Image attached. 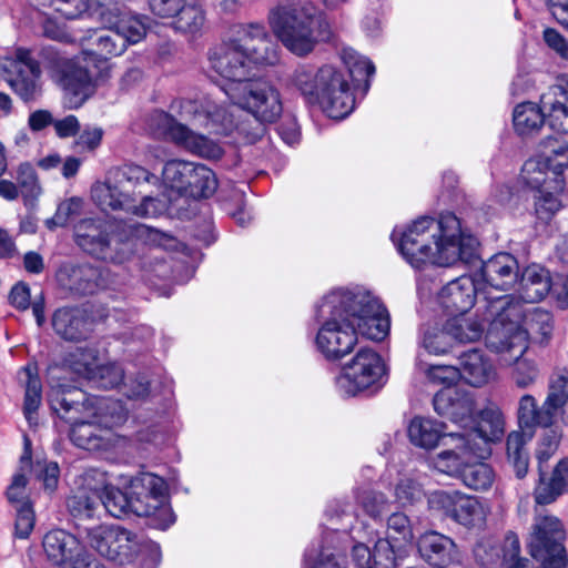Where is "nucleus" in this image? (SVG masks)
<instances>
[{"mask_svg": "<svg viewBox=\"0 0 568 568\" xmlns=\"http://www.w3.org/2000/svg\"><path fill=\"white\" fill-rule=\"evenodd\" d=\"M504 355V361L510 363L514 361L511 378L519 388H527L535 384L539 376L537 364L523 355L517 356L515 351L498 352Z\"/></svg>", "mask_w": 568, "mask_h": 568, "instance_id": "42", "label": "nucleus"}, {"mask_svg": "<svg viewBox=\"0 0 568 568\" xmlns=\"http://www.w3.org/2000/svg\"><path fill=\"white\" fill-rule=\"evenodd\" d=\"M444 424L426 417H414L408 425L409 442L422 449L430 450L438 446L440 439L447 434L444 433Z\"/></svg>", "mask_w": 568, "mask_h": 568, "instance_id": "35", "label": "nucleus"}, {"mask_svg": "<svg viewBox=\"0 0 568 568\" xmlns=\"http://www.w3.org/2000/svg\"><path fill=\"white\" fill-rule=\"evenodd\" d=\"M99 362L100 358L95 348L77 347L65 356L63 364L75 375L89 381L94 376V369Z\"/></svg>", "mask_w": 568, "mask_h": 568, "instance_id": "41", "label": "nucleus"}, {"mask_svg": "<svg viewBox=\"0 0 568 568\" xmlns=\"http://www.w3.org/2000/svg\"><path fill=\"white\" fill-rule=\"evenodd\" d=\"M423 496L422 486L409 477L400 478L395 486V498L400 506L413 505Z\"/></svg>", "mask_w": 568, "mask_h": 568, "instance_id": "58", "label": "nucleus"}, {"mask_svg": "<svg viewBox=\"0 0 568 568\" xmlns=\"http://www.w3.org/2000/svg\"><path fill=\"white\" fill-rule=\"evenodd\" d=\"M459 377L467 384L480 387L495 376V369L490 361L481 351L471 349L459 357Z\"/></svg>", "mask_w": 568, "mask_h": 568, "instance_id": "31", "label": "nucleus"}, {"mask_svg": "<svg viewBox=\"0 0 568 568\" xmlns=\"http://www.w3.org/2000/svg\"><path fill=\"white\" fill-rule=\"evenodd\" d=\"M487 312L491 323L487 328L486 345L494 352L515 351L517 356L524 355L529 334L547 341L554 329L552 315L548 311L539 307L526 311L511 295L491 297Z\"/></svg>", "mask_w": 568, "mask_h": 568, "instance_id": "6", "label": "nucleus"}, {"mask_svg": "<svg viewBox=\"0 0 568 568\" xmlns=\"http://www.w3.org/2000/svg\"><path fill=\"white\" fill-rule=\"evenodd\" d=\"M82 200L71 197L59 204L55 214L48 219L45 224L50 230L65 226L73 217L78 216L82 210Z\"/></svg>", "mask_w": 568, "mask_h": 568, "instance_id": "56", "label": "nucleus"}, {"mask_svg": "<svg viewBox=\"0 0 568 568\" xmlns=\"http://www.w3.org/2000/svg\"><path fill=\"white\" fill-rule=\"evenodd\" d=\"M14 178L19 189L21 190V195L26 200L37 197L40 194L41 187L36 170L31 163H20L16 169Z\"/></svg>", "mask_w": 568, "mask_h": 568, "instance_id": "52", "label": "nucleus"}, {"mask_svg": "<svg viewBox=\"0 0 568 568\" xmlns=\"http://www.w3.org/2000/svg\"><path fill=\"white\" fill-rule=\"evenodd\" d=\"M192 171H194V163L183 160L168 161L162 171V178L165 185L178 192L187 191L189 180Z\"/></svg>", "mask_w": 568, "mask_h": 568, "instance_id": "45", "label": "nucleus"}, {"mask_svg": "<svg viewBox=\"0 0 568 568\" xmlns=\"http://www.w3.org/2000/svg\"><path fill=\"white\" fill-rule=\"evenodd\" d=\"M548 164L546 161L530 159L525 162L520 179L521 181L532 190H536L537 193L547 189L548 179H547V169Z\"/></svg>", "mask_w": 568, "mask_h": 568, "instance_id": "51", "label": "nucleus"}, {"mask_svg": "<svg viewBox=\"0 0 568 568\" xmlns=\"http://www.w3.org/2000/svg\"><path fill=\"white\" fill-rule=\"evenodd\" d=\"M541 469V466H539ZM568 488V459H561L551 476L546 479L540 470V479L535 488L534 497L538 505H548L554 503Z\"/></svg>", "mask_w": 568, "mask_h": 568, "instance_id": "34", "label": "nucleus"}, {"mask_svg": "<svg viewBox=\"0 0 568 568\" xmlns=\"http://www.w3.org/2000/svg\"><path fill=\"white\" fill-rule=\"evenodd\" d=\"M85 540L99 555L120 565L131 562L144 547L140 535L120 525L87 528Z\"/></svg>", "mask_w": 568, "mask_h": 568, "instance_id": "16", "label": "nucleus"}, {"mask_svg": "<svg viewBox=\"0 0 568 568\" xmlns=\"http://www.w3.org/2000/svg\"><path fill=\"white\" fill-rule=\"evenodd\" d=\"M105 30H89L88 37L80 41L92 40L95 52H83L68 60L61 71L60 83L64 91V105L68 109L80 108L94 92L100 82L111 75L109 57L121 55L126 50V40L115 27H103Z\"/></svg>", "mask_w": 568, "mask_h": 568, "instance_id": "5", "label": "nucleus"}, {"mask_svg": "<svg viewBox=\"0 0 568 568\" xmlns=\"http://www.w3.org/2000/svg\"><path fill=\"white\" fill-rule=\"evenodd\" d=\"M106 1L102 0L94 12H89V0H39L38 4L54 7V10L67 19L95 16L102 27H115L126 40V47L140 42L146 34V19L139 16H124L119 7L109 8ZM121 1L115 0L116 3Z\"/></svg>", "mask_w": 568, "mask_h": 568, "instance_id": "13", "label": "nucleus"}, {"mask_svg": "<svg viewBox=\"0 0 568 568\" xmlns=\"http://www.w3.org/2000/svg\"><path fill=\"white\" fill-rule=\"evenodd\" d=\"M455 542L436 531L424 534L418 541V550L428 561L446 562L455 557Z\"/></svg>", "mask_w": 568, "mask_h": 568, "instance_id": "38", "label": "nucleus"}, {"mask_svg": "<svg viewBox=\"0 0 568 568\" xmlns=\"http://www.w3.org/2000/svg\"><path fill=\"white\" fill-rule=\"evenodd\" d=\"M100 487H91L78 490L68 499V508L75 517H92L100 506Z\"/></svg>", "mask_w": 568, "mask_h": 568, "instance_id": "46", "label": "nucleus"}, {"mask_svg": "<svg viewBox=\"0 0 568 568\" xmlns=\"http://www.w3.org/2000/svg\"><path fill=\"white\" fill-rule=\"evenodd\" d=\"M27 483V477L23 474H17L13 476L12 483L7 489V498L13 508L31 506L26 493Z\"/></svg>", "mask_w": 568, "mask_h": 568, "instance_id": "61", "label": "nucleus"}, {"mask_svg": "<svg viewBox=\"0 0 568 568\" xmlns=\"http://www.w3.org/2000/svg\"><path fill=\"white\" fill-rule=\"evenodd\" d=\"M345 298L349 300L347 307L354 320L355 331L369 339H384L390 327L387 310L371 292L344 288Z\"/></svg>", "mask_w": 568, "mask_h": 568, "instance_id": "18", "label": "nucleus"}, {"mask_svg": "<svg viewBox=\"0 0 568 568\" xmlns=\"http://www.w3.org/2000/svg\"><path fill=\"white\" fill-rule=\"evenodd\" d=\"M166 490L163 478L144 473L132 478L125 491L111 485L100 487V503L116 518L129 513L140 517L153 516L156 527L164 530L175 520L166 503Z\"/></svg>", "mask_w": 568, "mask_h": 568, "instance_id": "8", "label": "nucleus"}, {"mask_svg": "<svg viewBox=\"0 0 568 568\" xmlns=\"http://www.w3.org/2000/svg\"><path fill=\"white\" fill-rule=\"evenodd\" d=\"M7 81L11 89L24 101L36 98L39 92L41 69L24 48H18L14 57L4 64Z\"/></svg>", "mask_w": 568, "mask_h": 568, "instance_id": "23", "label": "nucleus"}, {"mask_svg": "<svg viewBox=\"0 0 568 568\" xmlns=\"http://www.w3.org/2000/svg\"><path fill=\"white\" fill-rule=\"evenodd\" d=\"M434 409L467 432L475 422V402L466 392L456 387H444L433 399Z\"/></svg>", "mask_w": 568, "mask_h": 568, "instance_id": "24", "label": "nucleus"}, {"mask_svg": "<svg viewBox=\"0 0 568 568\" xmlns=\"http://www.w3.org/2000/svg\"><path fill=\"white\" fill-rule=\"evenodd\" d=\"M478 294L484 296L486 302V320L491 322L487 306L491 297H498L499 295H493L491 292H486V288L480 286L479 280L474 276L464 275L449 282L438 293V302L450 315L466 314L473 308Z\"/></svg>", "mask_w": 568, "mask_h": 568, "instance_id": "20", "label": "nucleus"}, {"mask_svg": "<svg viewBox=\"0 0 568 568\" xmlns=\"http://www.w3.org/2000/svg\"><path fill=\"white\" fill-rule=\"evenodd\" d=\"M156 176L135 164H125L109 173L104 182L91 189L93 202L104 212H124L136 217H153L161 213V202L148 189Z\"/></svg>", "mask_w": 568, "mask_h": 568, "instance_id": "7", "label": "nucleus"}, {"mask_svg": "<svg viewBox=\"0 0 568 568\" xmlns=\"http://www.w3.org/2000/svg\"><path fill=\"white\" fill-rule=\"evenodd\" d=\"M357 501L372 518H379L388 510V501L384 494L374 490H363L357 495Z\"/></svg>", "mask_w": 568, "mask_h": 568, "instance_id": "57", "label": "nucleus"}, {"mask_svg": "<svg viewBox=\"0 0 568 568\" xmlns=\"http://www.w3.org/2000/svg\"><path fill=\"white\" fill-rule=\"evenodd\" d=\"M416 369L423 374L427 381L434 384H443L446 387H450L459 378V371L457 367L452 365H433L427 363L423 353L416 354L415 359Z\"/></svg>", "mask_w": 568, "mask_h": 568, "instance_id": "43", "label": "nucleus"}, {"mask_svg": "<svg viewBox=\"0 0 568 568\" xmlns=\"http://www.w3.org/2000/svg\"><path fill=\"white\" fill-rule=\"evenodd\" d=\"M50 407L71 425L70 438L80 448L99 450L109 429L123 424L126 413L118 402L90 397L82 389L50 377Z\"/></svg>", "mask_w": 568, "mask_h": 568, "instance_id": "2", "label": "nucleus"}, {"mask_svg": "<svg viewBox=\"0 0 568 568\" xmlns=\"http://www.w3.org/2000/svg\"><path fill=\"white\" fill-rule=\"evenodd\" d=\"M452 347L453 343L446 324L439 326L437 323H426L418 328L417 353L443 356L448 354Z\"/></svg>", "mask_w": 568, "mask_h": 568, "instance_id": "36", "label": "nucleus"}, {"mask_svg": "<svg viewBox=\"0 0 568 568\" xmlns=\"http://www.w3.org/2000/svg\"><path fill=\"white\" fill-rule=\"evenodd\" d=\"M546 124L551 131L568 133V78L561 79L540 95Z\"/></svg>", "mask_w": 568, "mask_h": 568, "instance_id": "27", "label": "nucleus"}, {"mask_svg": "<svg viewBox=\"0 0 568 568\" xmlns=\"http://www.w3.org/2000/svg\"><path fill=\"white\" fill-rule=\"evenodd\" d=\"M551 276L548 270L538 264L527 266L519 281L520 298L527 303H537L550 292Z\"/></svg>", "mask_w": 568, "mask_h": 568, "instance_id": "32", "label": "nucleus"}, {"mask_svg": "<svg viewBox=\"0 0 568 568\" xmlns=\"http://www.w3.org/2000/svg\"><path fill=\"white\" fill-rule=\"evenodd\" d=\"M565 539L566 530L558 517L547 513H535L526 537V548L534 559L540 561V568H567Z\"/></svg>", "mask_w": 568, "mask_h": 568, "instance_id": "14", "label": "nucleus"}, {"mask_svg": "<svg viewBox=\"0 0 568 568\" xmlns=\"http://www.w3.org/2000/svg\"><path fill=\"white\" fill-rule=\"evenodd\" d=\"M180 114L195 126H201L217 134L227 133L234 125L232 114L217 104L211 95L183 100Z\"/></svg>", "mask_w": 568, "mask_h": 568, "instance_id": "21", "label": "nucleus"}, {"mask_svg": "<svg viewBox=\"0 0 568 568\" xmlns=\"http://www.w3.org/2000/svg\"><path fill=\"white\" fill-rule=\"evenodd\" d=\"M42 545L48 560L62 568H70L84 551L79 539L63 529L47 532Z\"/></svg>", "mask_w": 568, "mask_h": 568, "instance_id": "26", "label": "nucleus"}, {"mask_svg": "<svg viewBox=\"0 0 568 568\" xmlns=\"http://www.w3.org/2000/svg\"><path fill=\"white\" fill-rule=\"evenodd\" d=\"M518 422L520 430L511 432L507 437V457L513 464L518 478L528 471V454L525 445L535 433L536 427H550L558 419L568 425V367H558L549 379L548 394L541 406L529 394L520 397L518 403Z\"/></svg>", "mask_w": 568, "mask_h": 568, "instance_id": "4", "label": "nucleus"}, {"mask_svg": "<svg viewBox=\"0 0 568 568\" xmlns=\"http://www.w3.org/2000/svg\"><path fill=\"white\" fill-rule=\"evenodd\" d=\"M486 317L478 320L476 316H466L465 314L452 315L446 321V329L450 339L460 343H471L478 341L485 331Z\"/></svg>", "mask_w": 568, "mask_h": 568, "instance_id": "40", "label": "nucleus"}, {"mask_svg": "<svg viewBox=\"0 0 568 568\" xmlns=\"http://www.w3.org/2000/svg\"><path fill=\"white\" fill-rule=\"evenodd\" d=\"M291 85L305 102L317 105L332 119H344L354 109L355 100L345 73L333 64L316 68L300 64L290 77Z\"/></svg>", "mask_w": 568, "mask_h": 568, "instance_id": "9", "label": "nucleus"}, {"mask_svg": "<svg viewBox=\"0 0 568 568\" xmlns=\"http://www.w3.org/2000/svg\"><path fill=\"white\" fill-rule=\"evenodd\" d=\"M428 505L469 529L485 527L490 514L488 503L457 490H435L428 496Z\"/></svg>", "mask_w": 568, "mask_h": 568, "instance_id": "19", "label": "nucleus"}, {"mask_svg": "<svg viewBox=\"0 0 568 568\" xmlns=\"http://www.w3.org/2000/svg\"><path fill=\"white\" fill-rule=\"evenodd\" d=\"M268 23L283 45L298 57L307 55L318 41L328 38L315 8L303 0H288L274 7Z\"/></svg>", "mask_w": 568, "mask_h": 568, "instance_id": "12", "label": "nucleus"}, {"mask_svg": "<svg viewBox=\"0 0 568 568\" xmlns=\"http://www.w3.org/2000/svg\"><path fill=\"white\" fill-rule=\"evenodd\" d=\"M560 439L561 433L558 429H549L545 433L536 450V457L540 466L556 453Z\"/></svg>", "mask_w": 568, "mask_h": 568, "instance_id": "62", "label": "nucleus"}, {"mask_svg": "<svg viewBox=\"0 0 568 568\" xmlns=\"http://www.w3.org/2000/svg\"><path fill=\"white\" fill-rule=\"evenodd\" d=\"M77 244L90 255L102 261L122 263L132 253V240L144 239L149 244L163 248L174 246V239L143 224L109 234L100 220L84 219L74 226Z\"/></svg>", "mask_w": 568, "mask_h": 568, "instance_id": "10", "label": "nucleus"}, {"mask_svg": "<svg viewBox=\"0 0 568 568\" xmlns=\"http://www.w3.org/2000/svg\"><path fill=\"white\" fill-rule=\"evenodd\" d=\"M146 125L153 135L164 138L175 144L178 143L176 135H179L176 133L178 129L184 128V124L178 122L173 116L163 111L152 112L148 116Z\"/></svg>", "mask_w": 568, "mask_h": 568, "instance_id": "49", "label": "nucleus"}, {"mask_svg": "<svg viewBox=\"0 0 568 568\" xmlns=\"http://www.w3.org/2000/svg\"><path fill=\"white\" fill-rule=\"evenodd\" d=\"M387 531L389 538L399 542L405 548L413 540V530L408 517L403 513H394L387 520Z\"/></svg>", "mask_w": 568, "mask_h": 568, "instance_id": "55", "label": "nucleus"}, {"mask_svg": "<svg viewBox=\"0 0 568 568\" xmlns=\"http://www.w3.org/2000/svg\"><path fill=\"white\" fill-rule=\"evenodd\" d=\"M54 332L67 341L85 339L92 332V321L81 308H59L52 316Z\"/></svg>", "mask_w": 568, "mask_h": 568, "instance_id": "29", "label": "nucleus"}, {"mask_svg": "<svg viewBox=\"0 0 568 568\" xmlns=\"http://www.w3.org/2000/svg\"><path fill=\"white\" fill-rule=\"evenodd\" d=\"M519 266L517 260L509 253H498L486 261L476 278L480 286L488 291H506L518 281Z\"/></svg>", "mask_w": 568, "mask_h": 568, "instance_id": "25", "label": "nucleus"}, {"mask_svg": "<svg viewBox=\"0 0 568 568\" xmlns=\"http://www.w3.org/2000/svg\"><path fill=\"white\" fill-rule=\"evenodd\" d=\"M230 101L251 113L260 122H274L282 113L276 88L264 80H247L223 89Z\"/></svg>", "mask_w": 568, "mask_h": 568, "instance_id": "15", "label": "nucleus"}, {"mask_svg": "<svg viewBox=\"0 0 568 568\" xmlns=\"http://www.w3.org/2000/svg\"><path fill=\"white\" fill-rule=\"evenodd\" d=\"M339 534L331 531L323 538V544L318 548H308L305 552V568H344L346 558L344 552L333 547Z\"/></svg>", "mask_w": 568, "mask_h": 568, "instance_id": "33", "label": "nucleus"}, {"mask_svg": "<svg viewBox=\"0 0 568 568\" xmlns=\"http://www.w3.org/2000/svg\"><path fill=\"white\" fill-rule=\"evenodd\" d=\"M209 61L211 69L227 81L223 90L250 80L254 65L275 64L278 50L263 24L240 23L231 28L229 41L210 51Z\"/></svg>", "mask_w": 568, "mask_h": 568, "instance_id": "3", "label": "nucleus"}, {"mask_svg": "<svg viewBox=\"0 0 568 568\" xmlns=\"http://www.w3.org/2000/svg\"><path fill=\"white\" fill-rule=\"evenodd\" d=\"M443 445L447 447L433 459L434 467L450 476H460L464 467L473 459H484L485 449L470 443V437L463 433H449L444 437Z\"/></svg>", "mask_w": 568, "mask_h": 568, "instance_id": "22", "label": "nucleus"}, {"mask_svg": "<svg viewBox=\"0 0 568 568\" xmlns=\"http://www.w3.org/2000/svg\"><path fill=\"white\" fill-rule=\"evenodd\" d=\"M344 288L328 292L315 308L318 323L315 346L327 361H339L357 344V331L349 314Z\"/></svg>", "mask_w": 568, "mask_h": 568, "instance_id": "11", "label": "nucleus"}, {"mask_svg": "<svg viewBox=\"0 0 568 568\" xmlns=\"http://www.w3.org/2000/svg\"><path fill=\"white\" fill-rule=\"evenodd\" d=\"M460 478L464 484L474 490H487L495 480L493 468L478 459H473L464 467Z\"/></svg>", "mask_w": 568, "mask_h": 568, "instance_id": "44", "label": "nucleus"}, {"mask_svg": "<svg viewBox=\"0 0 568 568\" xmlns=\"http://www.w3.org/2000/svg\"><path fill=\"white\" fill-rule=\"evenodd\" d=\"M513 122L516 132L520 135H534L546 124L542 105L534 102L518 104L513 113Z\"/></svg>", "mask_w": 568, "mask_h": 568, "instance_id": "39", "label": "nucleus"}, {"mask_svg": "<svg viewBox=\"0 0 568 568\" xmlns=\"http://www.w3.org/2000/svg\"><path fill=\"white\" fill-rule=\"evenodd\" d=\"M124 378L123 368L114 363L102 364L99 362L98 367L94 369V376L89 378L101 388H113L119 386Z\"/></svg>", "mask_w": 568, "mask_h": 568, "instance_id": "53", "label": "nucleus"}, {"mask_svg": "<svg viewBox=\"0 0 568 568\" xmlns=\"http://www.w3.org/2000/svg\"><path fill=\"white\" fill-rule=\"evenodd\" d=\"M186 0H149L152 12L161 18H174Z\"/></svg>", "mask_w": 568, "mask_h": 568, "instance_id": "64", "label": "nucleus"}, {"mask_svg": "<svg viewBox=\"0 0 568 568\" xmlns=\"http://www.w3.org/2000/svg\"><path fill=\"white\" fill-rule=\"evenodd\" d=\"M176 133L179 134L176 145L192 154L212 160L220 159L223 154V149L217 142L194 132L186 125L179 128Z\"/></svg>", "mask_w": 568, "mask_h": 568, "instance_id": "37", "label": "nucleus"}, {"mask_svg": "<svg viewBox=\"0 0 568 568\" xmlns=\"http://www.w3.org/2000/svg\"><path fill=\"white\" fill-rule=\"evenodd\" d=\"M103 130L99 126H85L75 140V144L85 151H94L102 142Z\"/></svg>", "mask_w": 568, "mask_h": 568, "instance_id": "63", "label": "nucleus"}, {"mask_svg": "<svg viewBox=\"0 0 568 568\" xmlns=\"http://www.w3.org/2000/svg\"><path fill=\"white\" fill-rule=\"evenodd\" d=\"M405 550L406 548L404 546L389 538V536L384 539H378L372 550L374 565H383L384 561L393 565L397 558L404 555ZM385 566H387V564H385Z\"/></svg>", "mask_w": 568, "mask_h": 568, "instance_id": "54", "label": "nucleus"}, {"mask_svg": "<svg viewBox=\"0 0 568 568\" xmlns=\"http://www.w3.org/2000/svg\"><path fill=\"white\" fill-rule=\"evenodd\" d=\"M392 240L403 258L414 268L427 265L448 267L468 262L477 248V240L463 231L459 219L444 213L439 219L422 216L404 229L396 227Z\"/></svg>", "mask_w": 568, "mask_h": 568, "instance_id": "1", "label": "nucleus"}, {"mask_svg": "<svg viewBox=\"0 0 568 568\" xmlns=\"http://www.w3.org/2000/svg\"><path fill=\"white\" fill-rule=\"evenodd\" d=\"M18 381L24 386L23 414L30 425L37 423V412L42 403V384L38 366L29 363L18 371Z\"/></svg>", "mask_w": 568, "mask_h": 568, "instance_id": "30", "label": "nucleus"}, {"mask_svg": "<svg viewBox=\"0 0 568 568\" xmlns=\"http://www.w3.org/2000/svg\"><path fill=\"white\" fill-rule=\"evenodd\" d=\"M504 433L505 418L497 407L483 409L475 418L473 426L467 432H463L467 437H470L471 444L480 445L485 449V458L490 454L488 444L499 440Z\"/></svg>", "mask_w": 568, "mask_h": 568, "instance_id": "28", "label": "nucleus"}, {"mask_svg": "<svg viewBox=\"0 0 568 568\" xmlns=\"http://www.w3.org/2000/svg\"><path fill=\"white\" fill-rule=\"evenodd\" d=\"M16 510V523H14V535L18 538L26 539L30 536L33 530L36 516L31 506H20L14 508Z\"/></svg>", "mask_w": 568, "mask_h": 568, "instance_id": "60", "label": "nucleus"}, {"mask_svg": "<svg viewBox=\"0 0 568 568\" xmlns=\"http://www.w3.org/2000/svg\"><path fill=\"white\" fill-rule=\"evenodd\" d=\"M174 18V28L184 33H196L202 29L205 21L202 8L193 3H187V1Z\"/></svg>", "mask_w": 568, "mask_h": 568, "instance_id": "50", "label": "nucleus"}, {"mask_svg": "<svg viewBox=\"0 0 568 568\" xmlns=\"http://www.w3.org/2000/svg\"><path fill=\"white\" fill-rule=\"evenodd\" d=\"M341 59L354 81H365V90L367 91L369 87L368 79L375 73V67L372 61L351 48L342 50Z\"/></svg>", "mask_w": 568, "mask_h": 568, "instance_id": "47", "label": "nucleus"}, {"mask_svg": "<svg viewBox=\"0 0 568 568\" xmlns=\"http://www.w3.org/2000/svg\"><path fill=\"white\" fill-rule=\"evenodd\" d=\"M385 367L381 356L371 348H361L341 369L335 386L343 396H356L381 386Z\"/></svg>", "mask_w": 568, "mask_h": 568, "instance_id": "17", "label": "nucleus"}, {"mask_svg": "<svg viewBox=\"0 0 568 568\" xmlns=\"http://www.w3.org/2000/svg\"><path fill=\"white\" fill-rule=\"evenodd\" d=\"M549 187L539 191L535 196V210L539 220L548 221L559 211L561 203L557 195L548 191Z\"/></svg>", "mask_w": 568, "mask_h": 568, "instance_id": "59", "label": "nucleus"}, {"mask_svg": "<svg viewBox=\"0 0 568 568\" xmlns=\"http://www.w3.org/2000/svg\"><path fill=\"white\" fill-rule=\"evenodd\" d=\"M217 189V180L214 172L203 164L194 163V171L187 184V191L194 196L209 197Z\"/></svg>", "mask_w": 568, "mask_h": 568, "instance_id": "48", "label": "nucleus"}]
</instances>
